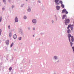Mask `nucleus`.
<instances>
[{
	"instance_id": "1",
	"label": "nucleus",
	"mask_w": 74,
	"mask_h": 74,
	"mask_svg": "<svg viewBox=\"0 0 74 74\" xmlns=\"http://www.w3.org/2000/svg\"><path fill=\"white\" fill-rule=\"evenodd\" d=\"M70 23V19H69L65 18V23L66 25H67V23Z\"/></svg>"
},
{
	"instance_id": "2",
	"label": "nucleus",
	"mask_w": 74,
	"mask_h": 74,
	"mask_svg": "<svg viewBox=\"0 0 74 74\" xmlns=\"http://www.w3.org/2000/svg\"><path fill=\"white\" fill-rule=\"evenodd\" d=\"M73 25H69L68 26V27L67 28V29H69V28H70V27H71V29L72 30H73V28L72 27H73Z\"/></svg>"
},
{
	"instance_id": "3",
	"label": "nucleus",
	"mask_w": 74,
	"mask_h": 74,
	"mask_svg": "<svg viewBox=\"0 0 74 74\" xmlns=\"http://www.w3.org/2000/svg\"><path fill=\"white\" fill-rule=\"evenodd\" d=\"M64 12H65L66 14H68V12L66 11V9H64L63 10L62 13H64Z\"/></svg>"
},
{
	"instance_id": "4",
	"label": "nucleus",
	"mask_w": 74,
	"mask_h": 74,
	"mask_svg": "<svg viewBox=\"0 0 74 74\" xmlns=\"http://www.w3.org/2000/svg\"><path fill=\"white\" fill-rule=\"evenodd\" d=\"M15 22H18V18H17V17H16L15 19Z\"/></svg>"
},
{
	"instance_id": "5",
	"label": "nucleus",
	"mask_w": 74,
	"mask_h": 74,
	"mask_svg": "<svg viewBox=\"0 0 74 74\" xmlns=\"http://www.w3.org/2000/svg\"><path fill=\"white\" fill-rule=\"evenodd\" d=\"M32 21L34 23H36V22H37V21L35 19L33 20Z\"/></svg>"
},
{
	"instance_id": "6",
	"label": "nucleus",
	"mask_w": 74,
	"mask_h": 74,
	"mask_svg": "<svg viewBox=\"0 0 74 74\" xmlns=\"http://www.w3.org/2000/svg\"><path fill=\"white\" fill-rule=\"evenodd\" d=\"M68 36L69 37V41H70V37H71H71H73V36H71V35L70 34H68Z\"/></svg>"
},
{
	"instance_id": "7",
	"label": "nucleus",
	"mask_w": 74,
	"mask_h": 74,
	"mask_svg": "<svg viewBox=\"0 0 74 74\" xmlns=\"http://www.w3.org/2000/svg\"><path fill=\"white\" fill-rule=\"evenodd\" d=\"M13 37L14 39H16V38L17 37L16 35L15 34V35H14Z\"/></svg>"
},
{
	"instance_id": "8",
	"label": "nucleus",
	"mask_w": 74,
	"mask_h": 74,
	"mask_svg": "<svg viewBox=\"0 0 74 74\" xmlns=\"http://www.w3.org/2000/svg\"><path fill=\"white\" fill-rule=\"evenodd\" d=\"M5 43L7 45H8L9 44V40H7L5 42Z\"/></svg>"
},
{
	"instance_id": "9",
	"label": "nucleus",
	"mask_w": 74,
	"mask_h": 74,
	"mask_svg": "<svg viewBox=\"0 0 74 74\" xmlns=\"http://www.w3.org/2000/svg\"><path fill=\"white\" fill-rule=\"evenodd\" d=\"M66 17V14L62 16V19H64V18H65Z\"/></svg>"
},
{
	"instance_id": "10",
	"label": "nucleus",
	"mask_w": 74,
	"mask_h": 74,
	"mask_svg": "<svg viewBox=\"0 0 74 74\" xmlns=\"http://www.w3.org/2000/svg\"><path fill=\"white\" fill-rule=\"evenodd\" d=\"M56 8L58 10H59L60 9V7L59 6H57L56 7Z\"/></svg>"
},
{
	"instance_id": "11",
	"label": "nucleus",
	"mask_w": 74,
	"mask_h": 74,
	"mask_svg": "<svg viewBox=\"0 0 74 74\" xmlns=\"http://www.w3.org/2000/svg\"><path fill=\"white\" fill-rule=\"evenodd\" d=\"M71 30L70 29H68V30L67 31L68 33H69V34L70 33V31Z\"/></svg>"
},
{
	"instance_id": "12",
	"label": "nucleus",
	"mask_w": 74,
	"mask_h": 74,
	"mask_svg": "<svg viewBox=\"0 0 74 74\" xmlns=\"http://www.w3.org/2000/svg\"><path fill=\"white\" fill-rule=\"evenodd\" d=\"M28 12H30V11H31V9H30V8H28Z\"/></svg>"
},
{
	"instance_id": "13",
	"label": "nucleus",
	"mask_w": 74,
	"mask_h": 74,
	"mask_svg": "<svg viewBox=\"0 0 74 74\" xmlns=\"http://www.w3.org/2000/svg\"><path fill=\"white\" fill-rule=\"evenodd\" d=\"M71 38L72 41V42H73V41H74V37H73V36H72Z\"/></svg>"
},
{
	"instance_id": "14",
	"label": "nucleus",
	"mask_w": 74,
	"mask_h": 74,
	"mask_svg": "<svg viewBox=\"0 0 74 74\" xmlns=\"http://www.w3.org/2000/svg\"><path fill=\"white\" fill-rule=\"evenodd\" d=\"M59 1V0H55V2L56 3H58V1Z\"/></svg>"
},
{
	"instance_id": "15",
	"label": "nucleus",
	"mask_w": 74,
	"mask_h": 74,
	"mask_svg": "<svg viewBox=\"0 0 74 74\" xmlns=\"http://www.w3.org/2000/svg\"><path fill=\"white\" fill-rule=\"evenodd\" d=\"M61 6L62 8H64V5H63V4H62Z\"/></svg>"
},
{
	"instance_id": "16",
	"label": "nucleus",
	"mask_w": 74,
	"mask_h": 74,
	"mask_svg": "<svg viewBox=\"0 0 74 74\" xmlns=\"http://www.w3.org/2000/svg\"><path fill=\"white\" fill-rule=\"evenodd\" d=\"M13 45H14V43H12L10 47H12V46H13Z\"/></svg>"
},
{
	"instance_id": "17",
	"label": "nucleus",
	"mask_w": 74,
	"mask_h": 74,
	"mask_svg": "<svg viewBox=\"0 0 74 74\" xmlns=\"http://www.w3.org/2000/svg\"><path fill=\"white\" fill-rule=\"evenodd\" d=\"M1 29H0V35H1Z\"/></svg>"
},
{
	"instance_id": "18",
	"label": "nucleus",
	"mask_w": 74,
	"mask_h": 74,
	"mask_svg": "<svg viewBox=\"0 0 74 74\" xmlns=\"http://www.w3.org/2000/svg\"><path fill=\"white\" fill-rule=\"evenodd\" d=\"M9 70L10 71H11V70H12V68H11V67H10V68H9Z\"/></svg>"
},
{
	"instance_id": "19",
	"label": "nucleus",
	"mask_w": 74,
	"mask_h": 74,
	"mask_svg": "<svg viewBox=\"0 0 74 74\" xmlns=\"http://www.w3.org/2000/svg\"><path fill=\"white\" fill-rule=\"evenodd\" d=\"M70 44H71V47H72V45H73V43L72 42H70Z\"/></svg>"
},
{
	"instance_id": "20",
	"label": "nucleus",
	"mask_w": 74,
	"mask_h": 74,
	"mask_svg": "<svg viewBox=\"0 0 74 74\" xmlns=\"http://www.w3.org/2000/svg\"><path fill=\"white\" fill-rule=\"evenodd\" d=\"M21 37H20L18 38V40H21Z\"/></svg>"
},
{
	"instance_id": "21",
	"label": "nucleus",
	"mask_w": 74,
	"mask_h": 74,
	"mask_svg": "<svg viewBox=\"0 0 74 74\" xmlns=\"http://www.w3.org/2000/svg\"><path fill=\"white\" fill-rule=\"evenodd\" d=\"M9 36L10 37H11V33L9 34Z\"/></svg>"
},
{
	"instance_id": "22",
	"label": "nucleus",
	"mask_w": 74,
	"mask_h": 74,
	"mask_svg": "<svg viewBox=\"0 0 74 74\" xmlns=\"http://www.w3.org/2000/svg\"><path fill=\"white\" fill-rule=\"evenodd\" d=\"M24 19H26V18H27V17H26V16H25L24 17Z\"/></svg>"
},
{
	"instance_id": "23",
	"label": "nucleus",
	"mask_w": 74,
	"mask_h": 74,
	"mask_svg": "<svg viewBox=\"0 0 74 74\" xmlns=\"http://www.w3.org/2000/svg\"><path fill=\"white\" fill-rule=\"evenodd\" d=\"M8 29H10V25L8 26Z\"/></svg>"
},
{
	"instance_id": "24",
	"label": "nucleus",
	"mask_w": 74,
	"mask_h": 74,
	"mask_svg": "<svg viewBox=\"0 0 74 74\" xmlns=\"http://www.w3.org/2000/svg\"><path fill=\"white\" fill-rule=\"evenodd\" d=\"M55 59H57V57L54 56Z\"/></svg>"
},
{
	"instance_id": "25",
	"label": "nucleus",
	"mask_w": 74,
	"mask_h": 74,
	"mask_svg": "<svg viewBox=\"0 0 74 74\" xmlns=\"http://www.w3.org/2000/svg\"><path fill=\"white\" fill-rule=\"evenodd\" d=\"M3 3H5L6 2V1L5 0H3Z\"/></svg>"
},
{
	"instance_id": "26",
	"label": "nucleus",
	"mask_w": 74,
	"mask_h": 74,
	"mask_svg": "<svg viewBox=\"0 0 74 74\" xmlns=\"http://www.w3.org/2000/svg\"><path fill=\"white\" fill-rule=\"evenodd\" d=\"M72 49H73V52H74V47H72Z\"/></svg>"
},
{
	"instance_id": "27",
	"label": "nucleus",
	"mask_w": 74,
	"mask_h": 74,
	"mask_svg": "<svg viewBox=\"0 0 74 74\" xmlns=\"http://www.w3.org/2000/svg\"><path fill=\"white\" fill-rule=\"evenodd\" d=\"M60 3H61V4H62V1H60Z\"/></svg>"
},
{
	"instance_id": "28",
	"label": "nucleus",
	"mask_w": 74,
	"mask_h": 74,
	"mask_svg": "<svg viewBox=\"0 0 74 74\" xmlns=\"http://www.w3.org/2000/svg\"><path fill=\"white\" fill-rule=\"evenodd\" d=\"M14 6H12V8H14Z\"/></svg>"
},
{
	"instance_id": "29",
	"label": "nucleus",
	"mask_w": 74,
	"mask_h": 74,
	"mask_svg": "<svg viewBox=\"0 0 74 74\" xmlns=\"http://www.w3.org/2000/svg\"><path fill=\"white\" fill-rule=\"evenodd\" d=\"M33 30H35V28H33Z\"/></svg>"
},
{
	"instance_id": "30",
	"label": "nucleus",
	"mask_w": 74,
	"mask_h": 74,
	"mask_svg": "<svg viewBox=\"0 0 74 74\" xmlns=\"http://www.w3.org/2000/svg\"><path fill=\"white\" fill-rule=\"evenodd\" d=\"M1 18H0V22H1Z\"/></svg>"
},
{
	"instance_id": "31",
	"label": "nucleus",
	"mask_w": 74,
	"mask_h": 74,
	"mask_svg": "<svg viewBox=\"0 0 74 74\" xmlns=\"http://www.w3.org/2000/svg\"><path fill=\"white\" fill-rule=\"evenodd\" d=\"M56 4H59V3H56Z\"/></svg>"
},
{
	"instance_id": "32",
	"label": "nucleus",
	"mask_w": 74,
	"mask_h": 74,
	"mask_svg": "<svg viewBox=\"0 0 74 74\" xmlns=\"http://www.w3.org/2000/svg\"><path fill=\"white\" fill-rule=\"evenodd\" d=\"M2 10H4V8H2Z\"/></svg>"
},
{
	"instance_id": "33",
	"label": "nucleus",
	"mask_w": 74,
	"mask_h": 74,
	"mask_svg": "<svg viewBox=\"0 0 74 74\" xmlns=\"http://www.w3.org/2000/svg\"><path fill=\"white\" fill-rule=\"evenodd\" d=\"M38 3H40V1H38Z\"/></svg>"
},
{
	"instance_id": "34",
	"label": "nucleus",
	"mask_w": 74,
	"mask_h": 74,
	"mask_svg": "<svg viewBox=\"0 0 74 74\" xmlns=\"http://www.w3.org/2000/svg\"><path fill=\"white\" fill-rule=\"evenodd\" d=\"M52 23H53V21H52Z\"/></svg>"
},
{
	"instance_id": "35",
	"label": "nucleus",
	"mask_w": 74,
	"mask_h": 74,
	"mask_svg": "<svg viewBox=\"0 0 74 74\" xmlns=\"http://www.w3.org/2000/svg\"><path fill=\"white\" fill-rule=\"evenodd\" d=\"M33 37H34V35H33Z\"/></svg>"
},
{
	"instance_id": "36",
	"label": "nucleus",
	"mask_w": 74,
	"mask_h": 74,
	"mask_svg": "<svg viewBox=\"0 0 74 74\" xmlns=\"http://www.w3.org/2000/svg\"><path fill=\"white\" fill-rule=\"evenodd\" d=\"M26 0V1H27V0Z\"/></svg>"
}]
</instances>
